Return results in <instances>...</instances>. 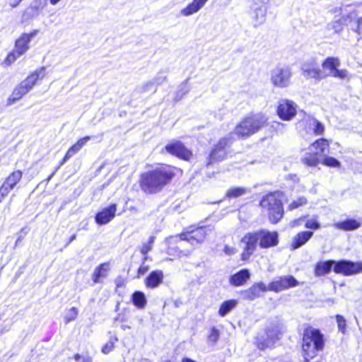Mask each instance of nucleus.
<instances>
[{
    "instance_id": "1",
    "label": "nucleus",
    "mask_w": 362,
    "mask_h": 362,
    "mask_svg": "<svg viewBox=\"0 0 362 362\" xmlns=\"http://www.w3.org/2000/svg\"><path fill=\"white\" fill-rule=\"evenodd\" d=\"M174 176L173 169L168 166H162L148 170L141 175V189L146 194H156L160 192Z\"/></svg>"
},
{
    "instance_id": "2",
    "label": "nucleus",
    "mask_w": 362,
    "mask_h": 362,
    "mask_svg": "<svg viewBox=\"0 0 362 362\" xmlns=\"http://www.w3.org/2000/svg\"><path fill=\"white\" fill-rule=\"evenodd\" d=\"M325 346L324 336L319 329L310 327L304 330L302 349L304 362H310L316 351H322Z\"/></svg>"
},
{
    "instance_id": "3",
    "label": "nucleus",
    "mask_w": 362,
    "mask_h": 362,
    "mask_svg": "<svg viewBox=\"0 0 362 362\" xmlns=\"http://www.w3.org/2000/svg\"><path fill=\"white\" fill-rule=\"evenodd\" d=\"M281 198L282 192L276 191L264 196L260 202V206L267 211L269 220L273 224L279 223L284 215Z\"/></svg>"
},
{
    "instance_id": "4",
    "label": "nucleus",
    "mask_w": 362,
    "mask_h": 362,
    "mask_svg": "<svg viewBox=\"0 0 362 362\" xmlns=\"http://www.w3.org/2000/svg\"><path fill=\"white\" fill-rule=\"evenodd\" d=\"M267 119L262 114H256L243 119L235 128L234 134L245 139L255 134L267 125Z\"/></svg>"
},
{
    "instance_id": "5",
    "label": "nucleus",
    "mask_w": 362,
    "mask_h": 362,
    "mask_svg": "<svg viewBox=\"0 0 362 362\" xmlns=\"http://www.w3.org/2000/svg\"><path fill=\"white\" fill-rule=\"evenodd\" d=\"M45 76V67L42 66L34 71L16 86L7 100V105H11L23 98L35 85L38 79Z\"/></svg>"
},
{
    "instance_id": "6",
    "label": "nucleus",
    "mask_w": 362,
    "mask_h": 362,
    "mask_svg": "<svg viewBox=\"0 0 362 362\" xmlns=\"http://www.w3.org/2000/svg\"><path fill=\"white\" fill-rule=\"evenodd\" d=\"M293 73L287 65H277L270 72V81L276 88H284L290 86Z\"/></svg>"
},
{
    "instance_id": "7",
    "label": "nucleus",
    "mask_w": 362,
    "mask_h": 362,
    "mask_svg": "<svg viewBox=\"0 0 362 362\" xmlns=\"http://www.w3.org/2000/svg\"><path fill=\"white\" fill-rule=\"evenodd\" d=\"M213 230L214 227L210 226H199L194 229L180 233L179 235V238L180 240H186L190 243L192 245H194L204 242L206 236L211 233Z\"/></svg>"
},
{
    "instance_id": "8",
    "label": "nucleus",
    "mask_w": 362,
    "mask_h": 362,
    "mask_svg": "<svg viewBox=\"0 0 362 362\" xmlns=\"http://www.w3.org/2000/svg\"><path fill=\"white\" fill-rule=\"evenodd\" d=\"M334 272L349 276L362 273V262L348 259L334 260Z\"/></svg>"
},
{
    "instance_id": "9",
    "label": "nucleus",
    "mask_w": 362,
    "mask_h": 362,
    "mask_svg": "<svg viewBox=\"0 0 362 362\" xmlns=\"http://www.w3.org/2000/svg\"><path fill=\"white\" fill-rule=\"evenodd\" d=\"M302 75L307 79H315L317 81L325 78L327 75L324 74L320 66L315 58H310L303 63L301 66Z\"/></svg>"
},
{
    "instance_id": "10",
    "label": "nucleus",
    "mask_w": 362,
    "mask_h": 362,
    "mask_svg": "<svg viewBox=\"0 0 362 362\" xmlns=\"http://www.w3.org/2000/svg\"><path fill=\"white\" fill-rule=\"evenodd\" d=\"M258 240V245L261 249H268L276 247L279 244V233L277 231H270L261 228L255 230Z\"/></svg>"
},
{
    "instance_id": "11",
    "label": "nucleus",
    "mask_w": 362,
    "mask_h": 362,
    "mask_svg": "<svg viewBox=\"0 0 362 362\" xmlns=\"http://www.w3.org/2000/svg\"><path fill=\"white\" fill-rule=\"evenodd\" d=\"M299 285V282L291 275L282 276L276 278L267 286L268 291L276 293L293 288Z\"/></svg>"
},
{
    "instance_id": "12",
    "label": "nucleus",
    "mask_w": 362,
    "mask_h": 362,
    "mask_svg": "<svg viewBox=\"0 0 362 362\" xmlns=\"http://www.w3.org/2000/svg\"><path fill=\"white\" fill-rule=\"evenodd\" d=\"M269 4H250V17L252 26L255 28L266 22Z\"/></svg>"
},
{
    "instance_id": "13",
    "label": "nucleus",
    "mask_w": 362,
    "mask_h": 362,
    "mask_svg": "<svg viewBox=\"0 0 362 362\" xmlns=\"http://www.w3.org/2000/svg\"><path fill=\"white\" fill-rule=\"evenodd\" d=\"M240 242L244 244L241 259L243 261L248 260L257 250L258 245V240L255 231L246 233L242 238Z\"/></svg>"
},
{
    "instance_id": "14",
    "label": "nucleus",
    "mask_w": 362,
    "mask_h": 362,
    "mask_svg": "<svg viewBox=\"0 0 362 362\" xmlns=\"http://www.w3.org/2000/svg\"><path fill=\"white\" fill-rule=\"evenodd\" d=\"M165 150L168 153L185 160L192 156V152L179 140H173L168 144Z\"/></svg>"
},
{
    "instance_id": "15",
    "label": "nucleus",
    "mask_w": 362,
    "mask_h": 362,
    "mask_svg": "<svg viewBox=\"0 0 362 362\" xmlns=\"http://www.w3.org/2000/svg\"><path fill=\"white\" fill-rule=\"evenodd\" d=\"M47 0H35L23 13L22 23H29L37 18L40 11L47 5Z\"/></svg>"
},
{
    "instance_id": "16",
    "label": "nucleus",
    "mask_w": 362,
    "mask_h": 362,
    "mask_svg": "<svg viewBox=\"0 0 362 362\" xmlns=\"http://www.w3.org/2000/svg\"><path fill=\"white\" fill-rule=\"evenodd\" d=\"M279 117L284 120H291L296 115V105L291 100H282L277 108Z\"/></svg>"
},
{
    "instance_id": "17",
    "label": "nucleus",
    "mask_w": 362,
    "mask_h": 362,
    "mask_svg": "<svg viewBox=\"0 0 362 362\" xmlns=\"http://www.w3.org/2000/svg\"><path fill=\"white\" fill-rule=\"evenodd\" d=\"M267 291V286L263 282H258L248 289L241 291L240 294L243 300L252 301L259 298L262 292Z\"/></svg>"
},
{
    "instance_id": "18",
    "label": "nucleus",
    "mask_w": 362,
    "mask_h": 362,
    "mask_svg": "<svg viewBox=\"0 0 362 362\" xmlns=\"http://www.w3.org/2000/svg\"><path fill=\"white\" fill-rule=\"evenodd\" d=\"M39 33L38 30H34L30 33H23L16 40L14 49L20 54H24L29 49V43Z\"/></svg>"
},
{
    "instance_id": "19",
    "label": "nucleus",
    "mask_w": 362,
    "mask_h": 362,
    "mask_svg": "<svg viewBox=\"0 0 362 362\" xmlns=\"http://www.w3.org/2000/svg\"><path fill=\"white\" fill-rule=\"evenodd\" d=\"M116 211L117 204H110L95 214V222L100 226L108 223L115 216Z\"/></svg>"
},
{
    "instance_id": "20",
    "label": "nucleus",
    "mask_w": 362,
    "mask_h": 362,
    "mask_svg": "<svg viewBox=\"0 0 362 362\" xmlns=\"http://www.w3.org/2000/svg\"><path fill=\"white\" fill-rule=\"evenodd\" d=\"M313 234V232L310 230L301 231L297 233L293 238L290 249L291 250H296L300 248L310 240Z\"/></svg>"
},
{
    "instance_id": "21",
    "label": "nucleus",
    "mask_w": 362,
    "mask_h": 362,
    "mask_svg": "<svg viewBox=\"0 0 362 362\" xmlns=\"http://www.w3.org/2000/svg\"><path fill=\"white\" fill-rule=\"evenodd\" d=\"M334 260L328 259L318 262L314 269V274L316 277H320L329 274L332 269L334 270Z\"/></svg>"
},
{
    "instance_id": "22",
    "label": "nucleus",
    "mask_w": 362,
    "mask_h": 362,
    "mask_svg": "<svg viewBox=\"0 0 362 362\" xmlns=\"http://www.w3.org/2000/svg\"><path fill=\"white\" fill-rule=\"evenodd\" d=\"M250 277V271L247 269H242L230 276V284L234 286L244 285Z\"/></svg>"
},
{
    "instance_id": "23",
    "label": "nucleus",
    "mask_w": 362,
    "mask_h": 362,
    "mask_svg": "<svg viewBox=\"0 0 362 362\" xmlns=\"http://www.w3.org/2000/svg\"><path fill=\"white\" fill-rule=\"evenodd\" d=\"M333 226L337 229L344 231H351L359 228L361 226V222L354 218H347L344 221L334 223Z\"/></svg>"
},
{
    "instance_id": "24",
    "label": "nucleus",
    "mask_w": 362,
    "mask_h": 362,
    "mask_svg": "<svg viewBox=\"0 0 362 362\" xmlns=\"http://www.w3.org/2000/svg\"><path fill=\"white\" fill-rule=\"evenodd\" d=\"M352 23V14H349L346 16H342L338 20L332 21L328 24V29L333 30L335 33H339L342 30L344 25H349Z\"/></svg>"
},
{
    "instance_id": "25",
    "label": "nucleus",
    "mask_w": 362,
    "mask_h": 362,
    "mask_svg": "<svg viewBox=\"0 0 362 362\" xmlns=\"http://www.w3.org/2000/svg\"><path fill=\"white\" fill-rule=\"evenodd\" d=\"M163 274L162 271L151 272L146 279V286L151 288H156L163 282Z\"/></svg>"
},
{
    "instance_id": "26",
    "label": "nucleus",
    "mask_w": 362,
    "mask_h": 362,
    "mask_svg": "<svg viewBox=\"0 0 362 362\" xmlns=\"http://www.w3.org/2000/svg\"><path fill=\"white\" fill-rule=\"evenodd\" d=\"M226 156L227 153L226 151L219 149L214 146L207 158L206 165L208 167L214 163L222 161L226 158Z\"/></svg>"
},
{
    "instance_id": "27",
    "label": "nucleus",
    "mask_w": 362,
    "mask_h": 362,
    "mask_svg": "<svg viewBox=\"0 0 362 362\" xmlns=\"http://www.w3.org/2000/svg\"><path fill=\"white\" fill-rule=\"evenodd\" d=\"M320 157L314 151L308 149V151L300 158V161L307 166L315 167L320 163Z\"/></svg>"
},
{
    "instance_id": "28",
    "label": "nucleus",
    "mask_w": 362,
    "mask_h": 362,
    "mask_svg": "<svg viewBox=\"0 0 362 362\" xmlns=\"http://www.w3.org/2000/svg\"><path fill=\"white\" fill-rule=\"evenodd\" d=\"M208 0H193L187 7L182 9L181 13L185 16H189L199 11Z\"/></svg>"
},
{
    "instance_id": "29",
    "label": "nucleus",
    "mask_w": 362,
    "mask_h": 362,
    "mask_svg": "<svg viewBox=\"0 0 362 362\" xmlns=\"http://www.w3.org/2000/svg\"><path fill=\"white\" fill-rule=\"evenodd\" d=\"M265 332L267 333V337H269L273 345L279 339L280 335L281 334V328L276 323H272L269 325Z\"/></svg>"
},
{
    "instance_id": "30",
    "label": "nucleus",
    "mask_w": 362,
    "mask_h": 362,
    "mask_svg": "<svg viewBox=\"0 0 362 362\" xmlns=\"http://www.w3.org/2000/svg\"><path fill=\"white\" fill-rule=\"evenodd\" d=\"M340 60L337 57H328L322 63L321 66L324 69H328L329 71L327 76H331L333 72L339 67Z\"/></svg>"
},
{
    "instance_id": "31",
    "label": "nucleus",
    "mask_w": 362,
    "mask_h": 362,
    "mask_svg": "<svg viewBox=\"0 0 362 362\" xmlns=\"http://www.w3.org/2000/svg\"><path fill=\"white\" fill-rule=\"evenodd\" d=\"M132 302L138 309H143L146 305L147 300L143 292L136 291L132 295Z\"/></svg>"
},
{
    "instance_id": "32",
    "label": "nucleus",
    "mask_w": 362,
    "mask_h": 362,
    "mask_svg": "<svg viewBox=\"0 0 362 362\" xmlns=\"http://www.w3.org/2000/svg\"><path fill=\"white\" fill-rule=\"evenodd\" d=\"M180 240L179 235L176 236H170L168 238H166L165 243L170 245L173 242H177ZM167 253L170 256L174 257H181L183 252L180 250L177 247L175 246H168L167 250Z\"/></svg>"
},
{
    "instance_id": "33",
    "label": "nucleus",
    "mask_w": 362,
    "mask_h": 362,
    "mask_svg": "<svg viewBox=\"0 0 362 362\" xmlns=\"http://www.w3.org/2000/svg\"><path fill=\"white\" fill-rule=\"evenodd\" d=\"M109 269L108 263H103L97 267L93 274L92 279L94 284L100 282L101 278H104L107 275V272Z\"/></svg>"
},
{
    "instance_id": "34",
    "label": "nucleus",
    "mask_w": 362,
    "mask_h": 362,
    "mask_svg": "<svg viewBox=\"0 0 362 362\" xmlns=\"http://www.w3.org/2000/svg\"><path fill=\"white\" fill-rule=\"evenodd\" d=\"M329 146L328 141L325 139H319L309 147V150L314 151L320 156L324 154L325 149Z\"/></svg>"
},
{
    "instance_id": "35",
    "label": "nucleus",
    "mask_w": 362,
    "mask_h": 362,
    "mask_svg": "<svg viewBox=\"0 0 362 362\" xmlns=\"http://www.w3.org/2000/svg\"><path fill=\"white\" fill-rule=\"evenodd\" d=\"M255 344L258 349L264 350L267 348H272L274 345L267 337V333H258L255 337Z\"/></svg>"
},
{
    "instance_id": "36",
    "label": "nucleus",
    "mask_w": 362,
    "mask_h": 362,
    "mask_svg": "<svg viewBox=\"0 0 362 362\" xmlns=\"http://www.w3.org/2000/svg\"><path fill=\"white\" fill-rule=\"evenodd\" d=\"M23 176L22 171L18 170L11 173L4 182L11 189H13L17 183L21 180Z\"/></svg>"
},
{
    "instance_id": "37",
    "label": "nucleus",
    "mask_w": 362,
    "mask_h": 362,
    "mask_svg": "<svg viewBox=\"0 0 362 362\" xmlns=\"http://www.w3.org/2000/svg\"><path fill=\"white\" fill-rule=\"evenodd\" d=\"M238 302L236 300H228L221 303L219 310L218 315L221 317H225L228 315L233 308L236 307Z\"/></svg>"
},
{
    "instance_id": "38",
    "label": "nucleus",
    "mask_w": 362,
    "mask_h": 362,
    "mask_svg": "<svg viewBox=\"0 0 362 362\" xmlns=\"http://www.w3.org/2000/svg\"><path fill=\"white\" fill-rule=\"evenodd\" d=\"M247 189L242 187H231L228 189L226 197L229 199L238 198L245 194L247 192Z\"/></svg>"
},
{
    "instance_id": "39",
    "label": "nucleus",
    "mask_w": 362,
    "mask_h": 362,
    "mask_svg": "<svg viewBox=\"0 0 362 362\" xmlns=\"http://www.w3.org/2000/svg\"><path fill=\"white\" fill-rule=\"evenodd\" d=\"M233 134V133H230L225 137L221 138L214 146L226 151V148L230 146L234 141Z\"/></svg>"
},
{
    "instance_id": "40",
    "label": "nucleus",
    "mask_w": 362,
    "mask_h": 362,
    "mask_svg": "<svg viewBox=\"0 0 362 362\" xmlns=\"http://www.w3.org/2000/svg\"><path fill=\"white\" fill-rule=\"evenodd\" d=\"M308 204V199L305 197H299L293 200L287 206L288 211H293Z\"/></svg>"
},
{
    "instance_id": "41",
    "label": "nucleus",
    "mask_w": 362,
    "mask_h": 362,
    "mask_svg": "<svg viewBox=\"0 0 362 362\" xmlns=\"http://www.w3.org/2000/svg\"><path fill=\"white\" fill-rule=\"evenodd\" d=\"M349 14H352V23H350V28L353 31L359 33L362 28V17L356 18V15L354 13H350Z\"/></svg>"
},
{
    "instance_id": "42",
    "label": "nucleus",
    "mask_w": 362,
    "mask_h": 362,
    "mask_svg": "<svg viewBox=\"0 0 362 362\" xmlns=\"http://www.w3.org/2000/svg\"><path fill=\"white\" fill-rule=\"evenodd\" d=\"M118 341L117 337H110L109 341L102 348V352L105 354H109L114 349L115 344Z\"/></svg>"
},
{
    "instance_id": "43",
    "label": "nucleus",
    "mask_w": 362,
    "mask_h": 362,
    "mask_svg": "<svg viewBox=\"0 0 362 362\" xmlns=\"http://www.w3.org/2000/svg\"><path fill=\"white\" fill-rule=\"evenodd\" d=\"M137 90L141 93H148L152 91L153 93H155L156 90V86L154 84V82L152 81V80L148 81L146 83H145L143 86H141L137 88Z\"/></svg>"
},
{
    "instance_id": "44",
    "label": "nucleus",
    "mask_w": 362,
    "mask_h": 362,
    "mask_svg": "<svg viewBox=\"0 0 362 362\" xmlns=\"http://www.w3.org/2000/svg\"><path fill=\"white\" fill-rule=\"evenodd\" d=\"M78 314V311L76 308L72 307L71 308H70L66 312V313L64 316V318L65 324H68L70 322L74 320L76 318Z\"/></svg>"
},
{
    "instance_id": "45",
    "label": "nucleus",
    "mask_w": 362,
    "mask_h": 362,
    "mask_svg": "<svg viewBox=\"0 0 362 362\" xmlns=\"http://www.w3.org/2000/svg\"><path fill=\"white\" fill-rule=\"evenodd\" d=\"M350 74L346 69H339L337 68L331 76L341 80H349L350 78Z\"/></svg>"
},
{
    "instance_id": "46",
    "label": "nucleus",
    "mask_w": 362,
    "mask_h": 362,
    "mask_svg": "<svg viewBox=\"0 0 362 362\" xmlns=\"http://www.w3.org/2000/svg\"><path fill=\"white\" fill-rule=\"evenodd\" d=\"M21 54L17 52L15 49L8 54L7 57L4 60V64L7 66L13 64L18 58H19Z\"/></svg>"
},
{
    "instance_id": "47",
    "label": "nucleus",
    "mask_w": 362,
    "mask_h": 362,
    "mask_svg": "<svg viewBox=\"0 0 362 362\" xmlns=\"http://www.w3.org/2000/svg\"><path fill=\"white\" fill-rule=\"evenodd\" d=\"M167 72L165 71H160L157 75L152 79L154 82L155 86L162 84L167 79Z\"/></svg>"
},
{
    "instance_id": "48",
    "label": "nucleus",
    "mask_w": 362,
    "mask_h": 362,
    "mask_svg": "<svg viewBox=\"0 0 362 362\" xmlns=\"http://www.w3.org/2000/svg\"><path fill=\"white\" fill-rule=\"evenodd\" d=\"M220 332L216 327H212L208 336V341L212 344H216L219 339Z\"/></svg>"
},
{
    "instance_id": "49",
    "label": "nucleus",
    "mask_w": 362,
    "mask_h": 362,
    "mask_svg": "<svg viewBox=\"0 0 362 362\" xmlns=\"http://www.w3.org/2000/svg\"><path fill=\"white\" fill-rule=\"evenodd\" d=\"M305 227L308 229L316 230L321 228V224L317 219L310 218L306 221Z\"/></svg>"
},
{
    "instance_id": "50",
    "label": "nucleus",
    "mask_w": 362,
    "mask_h": 362,
    "mask_svg": "<svg viewBox=\"0 0 362 362\" xmlns=\"http://www.w3.org/2000/svg\"><path fill=\"white\" fill-rule=\"evenodd\" d=\"M336 320H337V327H338L339 330L341 333L345 334L346 328V321L345 318L341 315H337Z\"/></svg>"
},
{
    "instance_id": "51",
    "label": "nucleus",
    "mask_w": 362,
    "mask_h": 362,
    "mask_svg": "<svg viewBox=\"0 0 362 362\" xmlns=\"http://www.w3.org/2000/svg\"><path fill=\"white\" fill-rule=\"evenodd\" d=\"M322 163L327 166L337 168L340 166V162L334 157L327 156L324 158Z\"/></svg>"
},
{
    "instance_id": "52",
    "label": "nucleus",
    "mask_w": 362,
    "mask_h": 362,
    "mask_svg": "<svg viewBox=\"0 0 362 362\" xmlns=\"http://www.w3.org/2000/svg\"><path fill=\"white\" fill-rule=\"evenodd\" d=\"M313 131L316 135H321L324 133L325 127L324 125L320 122H319L317 119H315L313 121Z\"/></svg>"
},
{
    "instance_id": "53",
    "label": "nucleus",
    "mask_w": 362,
    "mask_h": 362,
    "mask_svg": "<svg viewBox=\"0 0 362 362\" xmlns=\"http://www.w3.org/2000/svg\"><path fill=\"white\" fill-rule=\"evenodd\" d=\"M30 229L27 226L21 228V230L17 233V240L15 243V246H17L24 238V236L27 235Z\"/></svg>"
},
{
    "instance_id": "54",
    "label": "nucleus",
    "mask_w": 362,
    "mask_h": 362,
    "mask_svg": "<svg viewBox=\"0 0 362 362\" xmlns=\"http://www.w3.org/2000/svg\"><path fill=\"white\" fill-rule=\"evenodd\" d=\"M11 190L12 189L4 182L2 184L1 187H0V202H2L3 199L6 197Z\"/></svg>"
},
{
    "instance_id": "55",
    "label": "nucleus",
    "mask_w": 362,
    "mask_h": 362,
    "mask_svg": "<svg viewBox=\"0 0 362 362\" xmlns=\"http://www.w3.org/2000/svg\"><path fill=\"white\" fill-rule=\"evenodd\" d=\"M153 246L148 243H143L142 247L141 248V252L144 255V260H146L148 259L147 254L149 251L152 250Z\"/></svg>"
},
{
    "instance_id": "56",
    "label": "nucleus",
    "mask_w": 362,
    "mask_h": 362,
    "mask_svg": "<svg viewBox=\"0 0 362 362\" xmlns=\"http://www.w3.org/2000/svg\"><path fill=\"white\" fill-rule=\"evenodd\" d=\"M187 81H188V79L185 80L179 86L178 90L181 93V94L182 95L187 94L189 90V87L188 86Z\"/></svg>"
},
{
    "instance_id": "57",
    "label": "nucleus",
    "mask_w": 362,
    "mask_h": 362,
    "mask_svg": "<svg viewBox=\"0 0 362 362\" xmlns=\"http://www.w3.org/2000/svg\"><path fill=\"white\" fill-rule=\"evenodd\" d=\"M145 261L146 260H144L143 259V263H142V265L138 269V275L140 276V275H144V274H146L147 272V271L148 270V266H145L144 265V263H145Z\"/></svg>"
},
{
    "instance_id": "58",
    "label": "nucleus",
    "mask_w": 362,
    "mask_h": 362,
    "mask_svg": "<svg viewBox=\"0 0 362 362\" xmlns=\"http://www.w3.org/2000/svg\"><path fill=\"white\" fill-rule=\"evenodd\" d=\"M69 160V158H66V156H64V158L62 159V160L61 161L59 165L56 168V169L53 171V173L48 177V178L47 179V180L49 182L52 177L54 176V175L56 173V172L58 170V169L60 168L61 165H64L67 160Z\"/></svg>"
},
{
    "instance_id": "59",
    "label": "nucleus",
    "mask_w": 362,
    "mask_h": 362,
    "mask_svg": "<svg viewBox=\"0 0 362 362\" xmlns=\"http://www.w3.org/2000/svg\"><path fill=\"white\" fill-rule=\"evenodd\" d=\"M90 139V137L89 136H86L83 138L80 139L77 142V145L82 148L89 140Z\"/></svg>"
},
{
    "instance_id": "60",
    "label": "nucleus",
    "mask_w": 362,
    "mask_h": 362,
    "mask_svg": "<svg viewBox=\"0 0 362 362\" xmlns=\"http://www.w3.org/2000/svg\"><path fill=\"white\" fill-rule=\"evenodd\" d=\"M306 216H301L298 219H295L293 220L292 222H291V226L293 227H295V226H299L305 218H306Z\"/></svg>"
},
{
    "instance_id": "61",
    "label": "nucleus",
    "mask_w": 362,
    "mask_h": 362,
    "mask_svg": "<svg viewBox=\"0 0 362 362\" xmlns=\"http://www.w3.org/2000/svg\"><path fill=\"white\" fill-rule=\"evenodd\" d=\"M250 4H269L270 0H248Z\"/></svg>"
},
{
    "instance_id": "62",
    "label": "nucleus",
    "mask_w": 362,
    "mask_h": 362,
    "mask_svg": "<svg viewBox=\"0 0 362 362\" xmlns=\"http://www.w3.org/2000/svg\"><path fill=\"white\" fill-rule=\"evenodd\" d=\"M23 0H8V5L12 8L17 7Z\"/></svg>"
},
{
    "instance_id": "63",
    "label": "nucleus",
    "mask_w": 362,
    "mask_h": 362,
    "mask_svg": "<svg viewBox=\"0 0 362 362\" xmlns=\"http://www.w3.org/2000/svg\"><path fill=\"white\" fill-rule=\"evenodd\" d=\"M11 322H8L6 323V325H5L0 330V334H2L3 332H8L10 329H11Z\"/></svg>"
},
{
    "instance_id": "64",
    "label": "nucleus",
    "mask_w": 362,
    "mask_h": 362,
    "mask_svg": "<svg viewBox=\"0 0 362 362\" xmlns=\"http://www.w3.org/2000/svg\"><path fill=\"white\" fill-rule=\"evenodd\" d=\"M76 153L71 148V147L67 151L66 153L65 154L66 158H70L74 155H75Z\"/></svg>"
}]
</instances>
